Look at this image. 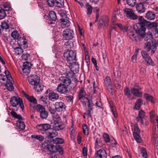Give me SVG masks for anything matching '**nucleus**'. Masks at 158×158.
Here are the masks:
<instances>
[{
  "label": "nucleus",
  "mask_w": 158,
  "mask_h": 158,
  "mask_svg": "<svg viewBox=\"0 0 158 158\" xmlns=\"http://www.w3.org/2000/svg\"><path fill=\"white\" fill-rule=\"evenodd\" d=\"M74 32L73 30L69 29H67L64 30L63 32V37L64 39L69 40L72 39L73 37Z\"/></svg>",
  "instance_id": "nucleus-8"
},
{
  "label": "nucleus",
  "mask_w": 158,
  "mask_h": 158,
  "mask_svg": "<svg viewBox=\"0 0 158 158\" xmlns=\"http://www.w3.org/2000/svg\"><path fill=\"white\" fill-rule=\"evenodd\" d=\"M33 86L34 89L37 92H41L43 89L44 86L40 84V83L36 84Z\"/></svg>",
  "instance_id": "nucleus-35"
},
{
  "label": "nucleus",
  "mask_w": 158,
  "mask_h": 158,
  "mask_svg": "<svg viewBox=\"0 0 158 158\" xmlns=\"http://www.w3.org/2000/svg\"><path fill=\"white\" fill-rule=\"evenodd\" d=\"M103 136L106 142L108 143L110 142V137L109 135L107 133H104L103 134Z\"/></svg>",
  "instance_id": "nucleus-53"
},
{
  "label": "nucleus",
  "mask_w": 158,
  "mask_h": 158,
  "mask_svg": "<svg viewBox=\"0 0 158 158\" xmlns=\"http://www.w3.org/2000/svg\"><path fill=\"white\" fill-rule=\"evenodd\" d=\"M61 26L62 28L68 27L70 26L69 21L68 18H66L65 19H61Z\"/></svg>",
  "instance_id": "nucleus-25"
},
{
  "label": "nucleus",
  "mask_w": 158,
  "mask_h": 158,
  "mask_svg": "<svg viewBox=\"0 0 158 158\" xmlns=\"http://www.w3.org/2000/svg\"><path fill=\"white\" fill-rule=\"evenodd\" d=\"M49 16L52 21L48 20V23L50 24H52V21H55L57 19L56 14L54 11H50L49 12Z\"/></svg>",
  "instance_id": "nucleus-21"
},
{
  "label": "nucleus",
  "mask_w": 158,
  "mask_h": 158,
  "mask_svg": "<svg viewBox=\"0 0 158 158\" xmlns=\"http://www.w3.org/2000/svg\"><path fill=\"white\" fill-rule=\"evenodd\" d=\"M47 4L50 7H52L55 5V0H47Z\"/></svg>",
  "instance_id": "nucleus-57"
},
{
  "label": "nucleus",
  "mask_w": 158,
  "mask_h": 158,
  "mask_svg": "<svg viewBox=\"0 0 158 158\" xmlns=\"http://www.w3.org/2000/svg\"><path fill=\"white\" fill-rule=\"evenodd\" d=\"M109 22V19L108 17L106 16H103L101 17L100 20L99 21L100 24L102 25L106 26L108 25V23Z\"/></svg>",
  "instance_id": "nucleus-26"
},
{
  "label": "nucleus",
  "mask_w": 158,
  "mask_h": 158,
  "mask_svg": "<svg viewBox=\"0 0 158 158\" xmlns=\"http://www.w3.org/2000/svg\"><path fill=\"white\" fill-rule=\"evenodd\" d=\"M5 75L0 74V85H4L8 90L12 91L14 89L13 79L8 70H5Z\"/></svg>",
  "instance_id": "nucleus-2"
},
{
  "label": "nucleus",
  "mask_w": 158,
  "mask_h": 158,
  "mask_svg": "<svg viewBox=\"0 0 158 158\" xmlns=\"http://www.w3.org/2000/svg\"><path fill=\"white\" fill-rule=\"evenodd\" d=\"M37 111L39 112L41 118H46L48 116V113L46 111L45 108L42 105H38L36 107Z\"/></svg>",
  "instance_id": "nucleus-10"
},
{
  "label": "nucleus",
  "mask_w": 158,
  "mask_h": 158,
  "mask_svg": "<svg viewBox=\"0 0 158 158\" xmlns=\"http://www.w3.org/2000/svg\"><path fill=\"white\" fill-rule=\"evenodd\" d=\"M87 103L88 109H90L91 108L92 109L93 105L92 103H90L89 100L88 99V102H85V103H82L84 106H86V103Z\"/></svg>",
  "instance_id": "nucleus-60"
},
{
  "label": "nucleus",
  "mask_w": 158,
  "mask_h": 158,
  "mask_svg": "<svg viewBox=\"0 0 158 158\" xmlns=\"http://www.w3.org/2000/svg\"><path fill=\"white\" fill-rule=\"evenodd\" d=\"M145 115V112L143 110H140L139 112L138 116L136 118L137 122H139L142 124H144L143 119Z\"/></svg>",
  "instance_id": "nucleus-17"
},
{
  "label": "nucleus",
  "mask_w": 158,
  "mask_h": 158,
  "mask_svg": "<svg viewBox=\"0 0 158 158\" xmlns=\"http://www.w3.org/2000/svg\"><path fill=\"white\" fill-rule=\"evenodd\" d=\"M136 9L138 12L139 13L144 12L145 9L144 3H138L136 5Z\"/></svg>",
  "instance_id": "nucleus-24"
},
{
  "label": "nucleus",
  "mask_w": 158,
  "mask_h": 158,
  "mask_svg": "<svg viewBox=\"0 0 158 158\" xmlns=\"http://www.w3.org/2000/svg\"><path fill=\"white\" fill-rule=\"evenodd\" d=\"M56 90L60 94H65L68 91V87L60 84L57 86Z\"/></svg>",
  "instance_id": "nucleus-15"
},
{
  "label": "nucleus",
  "mask_w": 158,
  "mask_h": 158,
  "mask_svg": "<svg viewBox=\"0 0 158 158\" xmlns=\"http://www.w3.org/2000/svg\"><path fill=\"white\" fill-rule=\"evenodd\" d=\"M11 36L14 39H17L19 36V34L17 31H14L11 33Z\"/></svg>",
  "instance_id": "nucleus-55"
},
{
  "label": "nucleus",
  "mask_w": 158,
  "mask_h": 158,
  "mask_svg": "<svg viewBox=\"0 0 158 158\" xmlns=\"http://www.w3.org/2000/svg\"><path fill=\"white\" fill-rule=\"evenodd\" d=\"M66 99L67 101L69 102H72L73 101V97L71 95L65 96Z\"/></svg>",
  "instance_id": "nucleus-64"
},
{
  "label": "nucleus",
  "mask_w": 158,
  "mask_h": 158,
  "mask_svg": "<svg viewBox=\"0 0 158 158\" xmlns=\"http://www.w3.org/2000/svg\"><path fill=\"white\" fill-rule=\"evenodd\" d=\"M14 50L15 53L17 55L21 54L23 52V49L19 47L15 48Z\"/></svg>",
  "instance_id": "nucleus-49"
},
{
  "label": "nucleus",
  "mask_w": 158,
  "mask_h": 158,
  "mask_svg": "<svg viewBox=\"0 0 158 158\" xmlns=\"http://www.w3.org/2000/svg\"><path fill=\"white\" fill-rule=\"evenodd\" d=\"M27 80L29 83L33 86L40 83V77L36 75H32L28 77Z\"/></svg>",
  "instance_id": "nucleus-9"
},
{
  "label": "nucleus",
  "mask_w": 158,
  "mask_h": 158,
  "mask_svg": "<svg viewBox=\"0 0 158 158\" xmlns=\"http://www.w3.org/2000/svg\"><path fill=\"white\" fill-rule=\"evenodd\" d=\"M150 118L151 121L152 122H154L155 120L156 121V119H158V117L157 115H156L154 111L153 110L151 111L150 113Z\"/></svg>",
  "instance_id": "nucleus-36"
},
{
  "label": "nucleus",
  "mask_w": 158,
  "mask_h": 158,
  "mask_svg": "<svg viewBox=\"0 0 158 158\" xmlns=\"http://www.w3.org/2000/svg\"><path fill=\"white\" fill-rule=\"evenodd\" d=\"M104 84L105 85L107 88L111 89L112 83L110 77H105L104 80Z\"/></svg>",
  "instance_id": "nucleus-29"
},
{
  "label": "nucleus",
  "mask_w": 158,
  "mask_h": 158,
  "mask_svg": "<svg viewBox=\"0 0 158 158\" xmlns=\"http://www.w3.org/2000/svg\"><path fill=\"white\" fill-rule=\"evenodd\" d=\"M109 106L110 108L111 111L112 112L113 114L114 115V117L115 118H116L118 116V115L117 114V113L116 111L115 107L113 104H111L110 103Z\"/></svg>",
  "instance_id": "nucleus-40"
},
{
  "label": "nucleus",
  "mask_w": 158,
  "mask_h": 158,
  "mask_svg": "<svg viewBox=\"0 0 158 158\" xmlns=\"http://www.w3.org/2000/svg\"><path fill=\"white\" fill-rule=\"evenodd\" d=\"M145 37L144 39L145 41H148V40H151L152 39V35L151 32H148L147 34L145 35Z\"/></svg>",
  "instance_id": "nucleus-46"
},
{
  "label": "nucleus",
  "mask_w": 158,
  "mask_h": 158,
  "mask_svg": "<svg viewBox=\"0 0 158 158\" xmlns=\"http://www.w3.org/2000/svg\"><path fill=\"white\" fill-rule=\"evenodd\" d=\"M86 93L83 88H81L78 92V97L79 99L82 103H85V102H88V99L85 97Z\"/></svg>",
  "instance_id": "nucleus-12"
},
{
  "label": "nucleus",
  "mask_w": 158,
  "mask_h": 158,
  "mask_svg": "<svg viewBox=\"0 0 158 158\" xmlns=\"http://www.w3.org/2000/svg\"><path fill=\"white\" fill-rule=\"evenodd\" d=\"M141 54L143 59L148 64H152L153 61L151 57L147 52L144 51L141 52Z\"/></svg>",
  "instance_id": "nucleus-16"
},
{
  "label": "nucleus",
  "mask_w": 158,
  "mask_h": 158,
  "mask_svg": "<svg viewBox=\"0 0 158 158\" xmlns=\"http://www.w3.org/2000/svg\"><path fill=\"white\" fill-rule=\"evenodd\" d=\"M155 17V15L152 11H149L146 14V18L149 20H152L154 19Z\"/></svg>",
  "instance_id": "nucleus-30"
},
{
  "label": "nucleus",
  "mask_w": 158,
  "mask_h": 158,
  "mask_svg": "<svg viewBox=\"0 0 158 158\" xmlns=\"http://www.w3.org/2000/svg\"><path fill=\"white\" fill-rule=\"evenodd\" d=\"M25 97L30 102V106L31 107H33V104H36L37 103V101L36 98L33 96H30L27 94L25 95Z\"/></svg>",
  "instance_id": "nucleus-23"
},
{
  "label": "nucleus",
  "mask_w": 158,
  "mask_h": 158,
  "mask_svg": "<svg viewBox=\"0 0 158 158\" xmlns=\"http://www.w3.org/2000/svg\"><path fill=\"white\" fill-rule=\"evenodd\" d=\"M121 13L120 10L117 9L116 10L114 11L113 14L112 22L114 23H115V20L117 18V17L119 16Z\"/></svg>",
  "instance_id": "nucleus-34"
},
{
  "label": "nucleus",
  "mask_w": 158,
  "mask_h": 158,
  "mask_svg": "<svg viewBox=\"0 0 158 158\" xmlns=\"http://www.w3.org/2000/svg\"><path fill=\"white\" fill-rule=\"evenodd\" d=\"M139 22L134 26V28L136 33L140 36L144 37L145 35L146 30L145 26L150 25L151 27L156 26L157 24L155 23H149L142 16L138 17Z\"/></svg>",
  "instance_id": "nucleus-1"
},
{
  "label": "nucleus",
  "mask_w": 158,
  "mask_h": 158,
  "mask_svg": "<svg viewBox=\"0 0 158 158\" xmlns=\"http://www.w3.org/2000/svg\"><path fill=\"white\" fill-rule=\"evenodd\" d=\"M22 59L24 60H28L30 59V55L28 53H23L21 56Z\"/></svg>",
  "instance_id": "nucleus-47"
},
{
  "label": "nucleus",
  "mask_w": 158,
  "mask_h": 158,
  "mask_svg": "<svg viewBox=\"0 0 158 158\" xmlns=\"http://www.w3.org/2000/svg\"><path fill=\"white\" fill-rule=\"evenodd\" d=\"M51 125L48 124H42L36 126L37 128L39 130L44 131L48 137L53 138L57 136L58 133L51 128Z\"/></svg>",
  "instance_id": "nucleus-3"
},
{
  "label": "nucleus",
  "mask_w": 158,
  "mask_h": 158,
  "mask_svg": "<svg viewBox=\"0 0 158 158\" xmlns=\"http://www.w3.org/2000/svg\"><path fill=\"white\" fill-rule=\"evenodd\" d=\"M5 11L4 9L0 10V19H3L6 17V14Z\"/></svg>",
  "instance_id": "nucleus-54"
},
{
  "label": "nucleus",
  "mask_w": 158,
  "mask_h": 158,
  "mask_svg": "<svg viewBox=\"0 0 158 158\" xmlns=\"http://www.w3.org/2000/svg\"><path fill=\"white\" fill-rule=\"evenodd\" d=\"M18 42L19 44H20V45H23L24 47H27V42L26 40L22 39H21L20 41H19V40Z\"/></svg>",
  "instance_id": "nucleus-51"
},
{
  "label": "nucleus",
  "mask_w": 158,
  "mask_h": 158,
  "mask_svg": "<svg viewBox=\"0 0 158 158\" xmlns=\"http://www.w3.org/2000/svg\"><path fill=\"white\" fill-rule=\"evenodd\" d=\"M47 148L49 151L52 152H56L57 150L56 147L52 144L47 145Z\"/></svg>",
  "instance_id": "nucleus-39"
},
{
  "label": "nucleus",
  "mask_w": 158,
  "mask_h": 158,
  "mask_svg": "<svg viewBox=\"0 0 158 158\" xmlns=\"http://www.w3.org/2000/svg\"><path fill=\"white\" fill-rule=\"evenodd\" d=\"M65 124L63 123H54L53 125V130L56 131V130L59 131L65 128Z\"/></svg>",
  "instance_id": "nucleus-22"
},
{
  "label": "nucleus",
  "mask_w": 158,
  "mask_h": 158,
  "mask_svg": "<svg viewBox=\"0 0 158 158\" xmlns=\"http://www.w3.org/2000/svg\"><path fill=\"white\" fill-rule=\"evenodd\" d=\"M128 134V131L127 128L126 127L124 128L122 130L121 135L123 137L125 136Z\"/></svg>",
  "instance_id": "nucleus-61"
},
{
  "label": "nucleus",
  "mask_w": 158,
  "mask_h": 158,
  "mask_svg": "<svg viewBox=\"0 0 158 158\" xmlns=\"http://www.w3.org/2000/svg\"><path fill=\"white\" fill-rule=\"evenodd\" d=\"M93 113V109H88L87 110L85 113H84V115H86L87 116L88 118L92 117V114Z\"/></svg>",
  "instance_id": "nucleus-50"
},
{
  "label": "nucleus",
  "mask_w": 158,
  "mask_h": 158,
  "mask_svg": "<svg viewBox=\"0 0 158 158\" xmlns=\"http://www.w3.org/2000/svg\"><path fill=\"white\" fill-rule=\"evenodd\" d=\"M10 114L13 117L18 119V121L17 122V126L19 128L22 130H24L25 127V125L24 122L22 121L23 119L22 116L20 115L17 114L13 110L11 112Z\"/></svg>",
  "instance_id": "nucleus-5"
},
{
  "label": "nucleus",
  "mask_w": 158,
  "mask_h": 158,
  "mask_svg": "<svg viewBox=\"0 0 158 158\" xmlns=\"http://www.w3.org/2000/svg\"><path fill=\"white\" fill-rule=\"evenodd\" d=\"M114 74L115 77L118 79H119L121 75V72L119 71L114 72Z\"/></svg>",
  "instance_id": "nucleus-59"
},
{
  "label": "nucleus",
  "mask_w": 158,
  "mask_h": 158,
  "mask_svg": "<svg viewBox=\"0 0 158 158\" xmlns=\"http://www.w3.org/2000/svg\"><path fill=\"white\" fill-rule=\"evenodd\" d=\"M31 138L37 139L40 141H42L44 139V137L41 135H31Z\"/></svg>",
  "instance_id": "nucleus-42"
},
{
  "label": "nucleus",
  "mask_w": 158,
  "mask_h": 158,
  "mask_svg": "<svg viewBox=\"0 0 158 158\" xmlns=\"http://www.w3.org/2000/svg\"><path fill=\"white\" fill-rule=\"evenodd\" d=\"M53 120L54 122V123H60L61 122V118L59 115L57 113L53 114L52 116Z\"/></svg>",
  "instance_id": "nucleus-32"
},
{
  "label": "nucleus",
  "mask_w": 158,
  "mask_h": 158,
  "mask_svg": "<svg viewBox=\"0 0 158 158\" xmlns=\"http://www.w3.org/2000/svg\"><path fill=\"white\" fill-rule=\"evenodd\" d=\"M127 2L128 5L133 7L136 3V0H127Z\"/></svg>",
  "instance_id": "nucleus-52"
},
{
  "label": "nucleus",
  "mask_w": 158,
  "mask_h": 158,
  "mask_svg": "<svg viewBox=\"0 0 158 158\" xmlns=\"http://www.w3.org/2000/svg\"><path fill=\"white\" fill-rule=\"evenodd\" d=\"M102 143L100 139L99 138H97L95 139V148L98 149L99 148L102 147Z\"/></svg>",
  "instance_id": "nucleus-33"
},
{
  "label": "nucleus",
  "mask_w": 158,
  "mask_h": 158,
  "mask_svg": "<svg viewBox=\"0 0 158 158\" xmlns=\"http://www.w3.org/2000/svg\"><path fill=\"white\" fill-rule=\"evenodd\" d=\"M64 56L70 64L76 60V53L73 51L68 50L64 53Z\"/></svg>",
  "instance_id": "nucleus-6"
},
{
  "label": "nucleus",
  "mask_w": 158,
  "mask_h": 158,
  "mask_svg": "<svg viewBox=\"0 0 158 158\" xmlns=\"http://www.w3.org/2000/svg\"><path fill=\"white\" fill-rule=\"evenodd\" d=\"M85 6L87 11V14L89 15H90L92 13L93 10L92 7L88 3L86 4Z\"/></svg>",
  "instance_id": "nucleus-43"
},
{
  "label": "nucleus",
  "mask_w": 158,
  "mask_h": 158,
  "mask_svg": "<svg viewBox=\"0 0 158 158\" xmlns=\"http://www.w3.org/2000/svg\"><path fill=\"white\" fill-rule=\"evenodd\" d=\"M83 132V133L86 135H88L89 134V130L87 126L85 124H83L82 126Z\"/></svg>",
  "instance_id": "nucleus-45"
},
{
  "label": "nucleus",
  "mask_w": 158,
  "mask_h": 158,
  "mask_svg": "<svg viewBox=\"0 0 158 158\" xmlns=\"http://www.w3.org/2000/svg\"><path fill=\"white\" fill-rule=\"evenodd\" d=\"M131 92L134 95L139 97L142 96V93L139 91V89L134 88H132L131 89Z\"/></svg>",
  "instance_id": "nucleus-27"
},
{
  "label": "nucleus",
  "mask_w": 158,
  "mask_h": 158,
  "mask_svg": "<svg viewBox=\"0 0 158 158\" xmlns=\"http://www.w3.org/2000/svg\"><path fill=\"white\" fill-rule=\"evenodd\" d=\"M87 149L85 147H84L82 150V154L84 156H86L87 155Z\"/></svg>",
  "instance_id": "nucleus-62"
},
{
  "label": "nucleus",
  "mask_w": 158,
  "mask_h": 158,
  "mask_svg": "<svg viewBox=\"0 0 158 158\" xmlns=\"http://www.w3.org/2000/svg\"><path fill=\"white\" fill-rule=\"evenodd\" d=\"M143 96L146 100L151 102L152 103H154L155 99L151 95L145 93L144 94Z\"/></svg>",
  "instance_id": "nucleus-38"
},
{
  "label": "nucleus",
  "mask_w": 158,
  "mask_h": 158,
  "mask_svg": "<svg viewBox=\"0 0 158 158\" xmlns=\"http://www.w3.org/2000/svg\"><path fill=\"white\" fill-rule=\"evenodd\" d=\"M59 81L60 84H62L67 86H68L71 83L70 80L66 77H61L59 78Z\"/></svg>",
  "instance_id": "nucleus-18"
},
{
  "label": "nucleus",
  "mask_w": 158,
  "mask_h": 158,
  "mask_svg": "<svg viewBox=\"0 0 158 158\" xmlns=\"http://www.w3.org/2000/svg\"><path fill=\"white\" fill-rule=\"evenodd\" d=\"M64 4V0H55V5L58 7L60 8L63 7Z\"/></svg>",
  "instance_id": "nucleus-41"
},
{
  "label": "nucleus",
  "mask_w": 158,
  "mask_h": 158,
  "mask_svg": "<svg viewBox=\"0 0 158 158\" xmlns=\"http://www.w3.org/2000/svg\"><path fill=\"white\" fill-rule=\"evenodd\" d=\"M123 12L126 17L129 19L134 20L137 19L138 18L131 9L125 8L123 9Z\"/></svg>",
  "instance_id": "nucleus-7"
},
{
  "label": "nucleus",
  "mask_w": 158,
  "mask_h": 158,
  "mask_svg": "<svg viewBox=\"0 0 158 158\" xmlns=\"http://www.w3.org/2000/svg\"><path fill=\"white\" fill-rule=\"evenodd\" d=\"M31 65V64L28 62H26L23 63L21 69L24 75H27L30 73Z\"/></svg>",
  "instance_id": "nucleus-13"
},
{
  "label": "nucleus",
  "mask_w": 158,
  "mask_h": 158,
  "mask_svg": "<svg viewBox=\"0 0 158 158\" xmlns=\"http://www.w3.org/2000/svg\"><path fill=\"white\" fill-rule=\"evenodd\" d=\"M152 140L154 143L156 148L158 151V135L155 134H153L152 137Z\"/></svg>",
  "instance_id": "nucleus-28"
},
{
  "label": "nucleus",
  "mask_w": 158,
  "mask_h": 158,
  "mask_svg": "<svg viewBox=\"0 0 158 158\" xmlns=\"http://www.w3.org/2000/svg\"><path fill=\"white\" fill-rule=\"evenodd\" d=\"M141 152L143 157V158H147L148 155L146 150L143 148H142L141 149Z\"/></svg>",
  "instance_id": "nucleus-48"
},
{
  "label": "nucleus",
  "mask_w": 158,
  "mask_h": 158,
  "mask_svg": "<svg viewBox=\"0 0 158 158\" xmlns=\"http://www.w3.org/2000/svg\"><path fill=\"white\" fill-rule=\"evenodd\" d=\"M109 150L107 149H101L97 151L96 153L102 158H106L107 156V151Z\"/></svg>",
  "instance_id": "nucleus-20"
},
{
  "label": "nucleus",
  "mask_w": 158,
  "mask_h": 158,
  "mask_svg": "<svg viewBox=\"0 0 158 158\" xmlns=\"http://www.w3.org/2000/svg\"><path fill=\"white\" fill-rule=\"evenodd\" d=\"M48 98L49 100L54 102L58 99L59 95L58 93L51 91L49 94Z\"/></svg>",
  "instance_id": "nucleus-19"
},
{
  "label": "nucleus",
  "mask_w": 158,
  "mask_h": 158,
  "mask_svg": "<svg viewBox=\"0 0 158 158\" xmlns=\"http://www.w3.org/2000/svg\"><path fill=\"white\" fill-rule=\"evenodd\" d=\"M52 142L56 144H61L64 142V140L62 138H56L53 139Z\"/></svg>",
  "instance_id": "nucleus-37"
},
{
  "label": "nucleus",
  "mask_w": 158,
  "mask_h": 158,
  "mask_svg": "<svg viewBox=\"0 0 158 158\" xmlns=\"http://www.w3.org/2000/svg\"><path fill=\"white\" fill-rule=\"evenodd\" d=\"M10 103L12 106L15 108L14 110L17 111L19 107H20L22 110L24 109V106L22 100L20 98L16 97H12L11 98Z\"/></svg>",
  "instance_id": "nucleus-4"
},
{
  "label": "nucleus",
  "mask_w": 158,
  "mask_h": 158,
  "mask_svg": "<svg viewBox=\"0 0 158 158\" xmlns=\"http://www.w3.org/2000/svg\"><path fill=\"white\" fill-rule=\"evenodd\" d=\"M54 106L57 112L62 111L66 107L64 103L62 102H56L55 103Z\"/></svg>",
  "instance_id": "nucleus-14"
},
{
  "label": "nucleus",
  "mask_w": 158,
  "mask_h": 158,
  "mask_svg": "<svg viewBox=\"0 0 158 158\" xmlns=\"http://www.w3.org/2000/svg\"><path fill=\"white\" fill-rule=\"evenodd\" d=\"M127 35L133 41H136L137 40V37H136V34L133 31H128Z\"/></svg>",
  "instance_id": "nucleus-31"
},
{
  "label": "nucleus",
  "mask_w": 158,
  "mask_h": 158,
  "mask_svg": "<svg viewBox=\"0 0 158 158\" xmlns=\"http://www.w3.org/2000/svg\"><path fill=\"white\" fill-rule=\"evenodd\" d=\"M1 26L3 29H7L9 27V24L6 22H3L2 23Z\"/></svg>",
  "instance_id": "nucleus-56"
},
{
  "label": "nucleus",
  "mask_w": 158,
  "mask_h": 158,
  "mask_svg": "<svg viewBox=\"0 0 158 158\" xmlns=\"http://www.w3.org/2000/svg\"><path fill=\"white\" fill-rule=\"evenodd\" d=\"M152 45H151V42L149 41H148L145 44L144 48L147 51H149L150 50H152Z\"/></svg>",
  "instance_id": "nucleus-44"
},
{
  "label": "nucleus",
  "mask_w": 158,
  "mask_h": 158,
  "mask_svg": "<svg viewBox=\"0 0 158 158\" xmlns=\"http://www.w3.org/2000/svg\"><path fill=\"white\" fill-rule=\"evenodd\" d=\"M48 110L50 113L52 114H55L56 113V111L55 109H54V108H52V107L49 106L48 108Z\"/></svg>",
  "instance_id": "nucleus-63"
},
{
  "label": "nucleus",
  "mask_w": 158,
  "mask_h": 158,
  "mask_svg": "<svg viewBox=\"0 0 158 158\" xmlns=\"http://www.w3.org/2000/svg\"><path fill=\"white\" fill-rule=\"evenodd\" d=\"M124 94L129 98L131 94V90L128 87H127L124 89Z\"/></svg>",
  "instance_id": "nucleus-58"
},
{
  "label": "nucleus",
  "mask_w": 158,
  "mask_h": 158,
  "mask_svg": "<svg viewBox=\"0 0 158 158\" xmlns=\"http://www.w3.org/2000/svg\"><path fill=\"white\" fill-rule=\"evenodd\" d=\"M140 132V130L138 125L137 124H135L134 126L133 136L136 141L138 143H141V139L139 135Z\"/></svg>",
  "instance_id": "nucleus-11"
}]
</instances>
